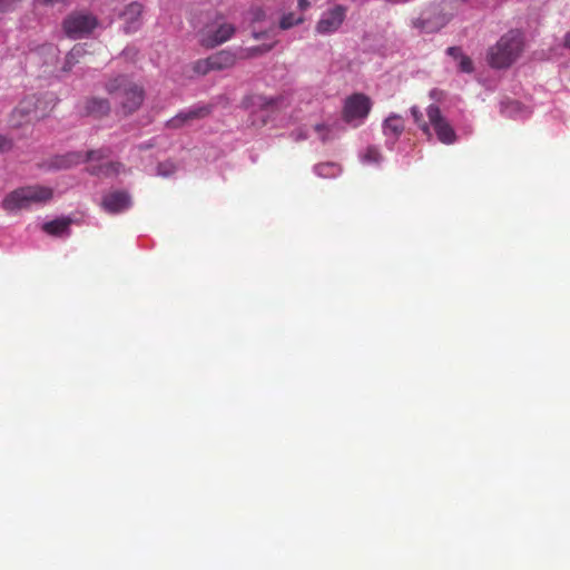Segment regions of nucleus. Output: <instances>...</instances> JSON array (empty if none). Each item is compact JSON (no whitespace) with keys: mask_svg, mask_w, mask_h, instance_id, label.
<instances>
[{"mask_svg":"<svg viewBox=\"0 0 570 570\" xmlns=\"http://www.w3.org/2000/svg\"><path fill=\"white\" fill-rule=\"evenodd\" d=\"M524 49V33L519 29H511L488 48L487 62L492 69H508L521 58Z\"/></svg>","mask_w":570,"mask_h":570,"instance_id":"1","label":"nucleus"},{"mask_svg":"<svg viewBox=\"0 0 570 570\" xmlns=\"http://www.w3.org/2000/svg\"><path fill=\"white\" fill-rule=\"evenodd\" d=\"M105 90L116 99V112L128 117L136 112L145 100V90L126 76H117L105 83Z\"/></svg>","mask_w":570,"mask_h":570,"instance_id":"2","label":"nucleus"},{"mask_svg":"<svg viewBox=\"0 0 570 570\" xmlns=\"http://www.w3.org/2000/svg\"><path fill=\"white\" fill-rule=\"evenodd\" d=\"M53 197V189L48 186L32 185L20 187L6 196L3 209L8 212L23 209L32 204H45Z\"/></svg>","mask_w":570,"mask_h":570,"instance_id":"3","label":"nucleus"},{"mask_svg":"<svg viewBox=\"0 0 570 570\" xmlns=\"http://www.w3.org/2000/svg\"><path fill=\"white\" fill-rule=\"evenodd\" d=\"M451 19L452 13L448 12L442 3H431L412 20V27L422 32L432 33L445 27Z\"/></svg>","mask_w":570,"mask_h":570,"instance_id":"4","label":"nucleus"},{"mask_svg":"<svg viewBox=\"0 0 570 570\" xmlns=\"http://www.w3.org/2000/svg\"><path fill=\"white\" fill-rule=\"evenodd\" d=\"M372 109V100L368 96L356 92L344 100L342 119L353 126L361 125Z\"/></svg>","mask_w":570,"mask_h":570,"instance_id":"5","label":"nucleus"},{"mask_svg":"<svg viewBox=\"0 0 570 570\" xmlns=\"http://www.w3.org/2000/svg\"><path fill=\"white\" fill-rule=\"evenodd\" d=\"M97 26L95 16L80 11L68 14L62 22L65 33L72 39L89 35Z\"/></svg>","mask_w":570,"mask_h":570,"instance_id":"6","label":"nucleus"},{"mask_svg":"<svg viewBox=\"0 0 570 570\" xmlns=\"http://www.w3.org/2000/svg\"><path fill=\"white\" fill-rule=\"evenodd\" d=\"M426 115L430 128H433L440 142L444 145H452L456 141V132L448 119L442 115L439 106L430 105L426 108Z\"/></svg>","mask_w":570,"mask_h":570,"instance_id":"7","label":"nucleus"},{"mask_svg":"<svg viewBox=\"0 0 570 570\" xmlns=\"http://www.w3.org/2000/svg\"><path fill=\"white\" fill-rule=\"evenodd\" d=\"M109 155V148L89 150L85 155L78 151H72L55 157L50 166L55 169H68L81 163L107 158Z\"/></svg>","mask_w":570,"mask_h":570,"instance_id":"8","label":"nucleus"},{"mask_svg":"<svg viewBox=\"0 0 570 570\" xmlns=\"http://www.w3.org/2000/svg\"><path fill=\"white\" fill-rule=\"evenodd\" d=\"M346 17V8L336 4L325 11L316 23L315 30L321 35L333 33L338 30Z\"/></svg>","mask_w":570,"mask_h":570,"instance_id":"9","label":"nucleus"},{"mask_svg":"<svg viewBox=\"0 0 570 570\" xmlns=\"http://www.w3.org/2000/svg\"><path fill=\"white\" fill-rule=\"evenodd\" d=\"M262 52L263 50L259 47L242 50L239 56L229 50H220L209 56V59L213 69L219 71L234 67L238 58L244 59Z\"/></svg>","mask_w":570,"mask_h":570,"instance_id":"10","label":"nucleus"},{"mask_svg":"<svg viewBox=\"0 0 570 570\" xmlns=\"http://www.w3.org/2000/svg\"><path fill=\"white\" fill-rule=\"evenodd\" d=\"M101 206L109 214H118L131 206V197L125 190H114L102 197Z\"/></svg>","mask_w":570,"mask_h":570,"instance_id":"11","label":"nucleus"},{"mask_svg":"<svg viewBox=\"0 0 570 570\" xmlns=\"http://www.w3.org/2000/svg\"><path fill=\"white\" fill-rule=\"evenodd\" d=\"M234 33L235 27L233 24L220 23L216 30H208L204 32L200 39V43L203 47L212 49L229 40Z\"/></svg>","mask_w":570,"mask_h":570,"instance_id":"12","label":"nucleus"},{"mask_svg":"<svg viewBox=\"0 0 570 570\" xmlns=\"http://www.w3.org/2000/svg\"><path fill=\"white\" fill-rule=\"evenodd\" d=\"M210 111L212 109L209 106H200L186 111H180L166 122V127L170 129H179L194 120L207 117Z\"/></svg>","mask_w":570,"mask_h":570,"instance_id":"13","label":"nucleus"},{"mask_svg":"<svg viewBox=\"0 0 570 570\" xmlns=\"http://www.w3.org/2000/svg\"><path fill=\"white\" fill-rule=\"evenodd\" d=\"M144 7L138 1H132L127 4L121 12L120 17L125 21V31L127 33L135 32L141 26V14Z\"/></svg>","mask_w":570,"mask_h":570,"instance_id":"14","label":"nucleus"},{"mask_svg":"<svg viewBox=\"0 0 570 570\" xmlns=\"http://www.w3.org/2000/svg\"><path fill=\"white\" fill-rule=\"evenodd\" d=\"M111 106L108 99L100 97L87 98L83 102V112L97 119L104 118L110 114Z\"/></svg>","mask_w":570,"mask_h":570,"instance_id":"15","label":"nucleus"},{"mask_svg":"<svg viewBox=\"0 0 570 570\" xmlns=\"http://www.w3.org/2000/svg\"><path fill=\"white\" fill-rule=\"evenodd\" d=\"M405 125L404 120L399 115H391L389 116L383 124V132L387 137H392L394 140H396L402 132L404 131Z\"/></svg>","mask_w":570,"mask_h":570,"instance_id":"16","label":"nucleus"},{"mask_svg":"<svg viewBox=\"0 0 570 570\" xmlns=\"http://www.w3.org/2000/svg\"><path fill=\"white\" fill-rule=\"evenodd\" d=\"M125 169V166L119 161H108L100 165H92L90 174L99 177H114Z\"/></svg>","mask_w":570,"mask_h":570,"instance_id":"17","label":"nucleus"},{"mask_svg":"<svg viewBox=\"0 0 570 570\" xmlns=\"http://www.w3.org/2000/svg\"><path fill=\"white\" fill-rule=\"evenodd\" d=\"M70 224V218H58L45 223L42 229L49 235L59 236L69 229Z\"/></svg>","mask_w":570,"mask_h":570,"instance_id":"18","label":"nucleus"},{"mask_svg":"<svg viewBox=\"0 0 570 570\" xmlns=\"http://www.w3.org/2000/svg\"><path fill=\"white\" fill-rule=\"evenodd\" d=\"M315 173L323 178H333L341 173L340 165L335 163H322L315 166Z\"/></svg>","mask_w":570,"mask_h":570,"instance_id":"19","label":"nucleus"},{"mask_svg":"<svg viewBox=\"0 0 570 570\" xmlns=\"http://www.w3.org/2000/svg\"><path fill=\"white\" fill-rule=\"evenodd\" d=\"M86 45L78 43L73 46V48L68 52L66 57V63L63 69L68 70L71 69V67L79 61L80 58H82L86 53Z\"/></svg>","mask_w":570,"mask_h":570,"instance_id":"20","label":"nucleus"},{"mask_svg":"<svg viewBox=\"0 0 570 570\" xmlns=\"http://www.w3.org/2000/svg\"><path fill=\"white\" fill-rule=\"evenodd\" d=\"M410 111H411L414 122L420 127V129L423 131V134H425L430 138L431 137L430 124L424 120L423 114L420 111L419 107L413 106V107H411Z\"/></svg>","mask_w":570,"mask_h":570,"instance_id":"21","label":"nucleus"},{"mask_svg":"<svg viewBox=\"0 0 570 570\" xmlns=\"http://www.w3.org/2000/svg\"><path fill=\"white\" fill-rule=\"evenodd\" d=\"M304 21L302 16H296L295 13L284 14L279 21V28L283 30H287L296 24H299Z\"/></svg>","mask_w":570,"mask_h":570,"instance_id":"22","label":"nucleus"},{"mask_svg":"<svg viewBox=\"0 0 570 570\" xmlns=\"http://www.w3.org/2000/svg\"><path fill=\"white\" fill-rule=\"evenodd\" d=\"M193 69L196 73L203 76L207 75L210 71H214L209 57H207L206 59H199L195 61Z\"/></svg>","mask_w":570,"mask_h":570,"instance_id":"23","label":"nucleus"},{"mask_svg":"<svg viewBox=\"0 0 570 570\" xmlns=\"http://www.w3.org/2000/svg\"><path fill=\"white\" fill-rule=\"evenodd\" d=\"M459 70L464 73H472L474 71V65L472 59L463 55L459 60Z\"/></svg>","mask_w":570,"mask_h":570,"instance_id":"24","label":"nucleus"},{"mask_svg":"<svg viewBox=\"0 0 570 570\" xmlns=\"http://www.w3.org/2000/svg\"><path fill=\"white\" fill-rule=\"evenodd\" d=\"M33 105H35V98L33 97L26 98L14 109V114L29 115L31 112V108L33 107Z\"/></svg>","mask_w":570,"mask_h":570,"instance_id":"25","label":"nucleus"},{"mask_svg":"<svg viewBox=\"0 0 570 570\" xmlns=\"http://www.w3.org/2000/svg\"><path fill=\"white\" fill-rule=\"evenodd\" d=\"M363 159L366 163H379L381 160V154L375 147H368Z\"/></svg>","mask_w":570,"mask_h":570,"instance_id":"26","label":"nucleus"},{"mask_svg":"<svg viewBox=\"0 0 570 570\" xmlns=\"http://www.w3.org/2000/svg\"><path fill=\"white\" fill-rule=\"evenodd\" d=\"M314 130L318 134L322 141H326L328 139L331 128L326 124H316L314 126Z\"/></svg>","mask_w":570,"mask_h":570,"instance_id":"27","label":"nucleus"},{"mask_svg":"<svg viewBox=\"0 0 570 570\" xmlns=\"http://www.w3.org/2000/svg\"><path fill=\"white\" fill-rule=\"evenodd\" d=\"M175 171V166L171 163H161L157 167V173L160 176H169Z\"/></svg>","mask_w":570,"mask_h":570,"instance_id":"28","label":"nucleus"},{"mask_svg":"<svg viewBox=\"0 0 570 570\" xmlns=\"http://www.w3.org/2000/svg\"><path fill=\"white\" fill-rule=\"evenodd\" d=\"M13 144L7 136L0 135V153H7L12 148Z\"/></svg>","mask_w":570,"mask_h":570,"instance_id":"29","label":"nucleus"},{"mask_svg":"<svg viewBox=\"0 0 570 570\" xmlns=\"http://www.w3.org/2000/svg\"><path fill=\"white\" fill-rule=\"evenodd\" d=\"M446 53L455 60H459L464 53L460 47H449Z\"/></svg>","mask_w":570,"mask_h":570,"instance_id":"30","label":"nucleus"},{"mask_svg":"<svg viewBox=\"0 0 570 570\" xmlns=\"http://www.w3.org/2000/svg\"><path fill=\"white\" fill-rule=\"evenodd\" d=\"M311 7L309 0H298V8L304 11Z\"/></svg>","mask_w":570,"mask_h":570,"instance_id":"31","label":"nucleus"},{"mask_svg":"<svg viewBox=\"0 0 570 570\" xmlns=\"http://www.w3.org/2000/svg\"><path fill=\"white\" fill-rule=\"evenodd\" d=\"M264 16V11L262 9H257L254 13V19L255 20H261Z\"/></svg>","mask_w":570,"mask_h":570,"instance_id":"32","label":"nucleus"},{"mask_svg":"<svg viewBox=\"0 0 570 570\" xmlns=\"http://www.w3.org/2000/svg\"><path fill=\"white\" fill-rule=\"evenodd\" d=\"M563 45H564V47L570 48V31L567 32L564 36Z\"/></svg>","mask_w":570,"mask_h":570,"instance_id":"33","label":"nucleus"}]
</instances>
